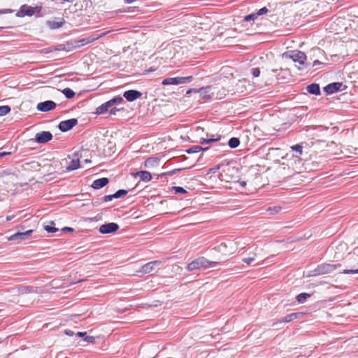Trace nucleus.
<instances>
[{
	"mask_svg": "<svg viewBox=\"0 0 358 358\" xmlns=\"http://www.w3.org/2000/svg\"><path fill=\"white\" fill-rule=\"evenodd\" d=\"M113 198H114L113 194H110V195H106V196L103 197V201H111Z\"/></svg>",
	"mask_w": 358,
	"mask_h": 358,
	"instance_id": "nucleus-48",
	"label": "nucleus"
},
{
	"mask_svg": "<svg viewBox=\"0 0 358 358\" xmlns=\"http://www.w3.org/2000/svg\"><path fill=\"white\" fill-rule=\"evenodd\" d=\"M241 185L242 187H245V185H246V182H245V181H242V182H241Z\"/></svg>",
	"mask_w": 358,
	"mask_h": 358,
	"instance_id": "nucleus-60",
	"label": "nucleus"
},
{
	"mask_svg": "<svg viewBox=\"0 0 358 358\" xmlns=\"http://www.w3.org/2000/svg\"><path fill=\"white\" fill-rule=\"evenodd\" d=\"M126 3H132L136 0H124Z\"/></svg>",
	"mask_w": 358,
	"mask_h": 358,
	"instance_id": "nucleus-58",
	"label": "nucleus"
},
{
	"mask_svg": "<svg viewBox=\"0 0 358 358\" xmlns=\"http://www.w3.org/2000/svg\"><path fill=\"white\" fill-rule=\"evenodd\" d=\"M52 50H54L50 48L45 49L44 52L48 53V52H52Z\"/></svg>",
	"mask_w": 358,
	"mask_h": 358,
	"instance_id": "nucleus-57",
	"label": "nucleus"
},
{
	"mask_svg": "<svg viewBox=\"0 0 358 358\" xmlns=\"http://www.w3.org/2000/svg\"><path fill=\"white\" fill-rule=\"evenodd\" d=\"M219 169H220V166H216L215 168L212 169V171H213V173H215V172H216Z\"/></svg>",
	"mask_w": 358,
	"mask_h": 358,
	"instance_id": "nucleus-59",
	"label": "nucleus"
},
{
	"mask_svg": "<svg viewBox=\"0 0 358 358\" xmlns=\"http://www.w3.org/2000/svg\"><path fill=\"white\" fill-rule=\"evenodd\" d=\"M62 92L68 99H72L75 96V92L71 89L68 87L64 89Z\"/></svg>",
	"mask_w": 358,
	"mask_h": 358,
	"instance_id": "nucleus-30",
	"label": "nucleus"
},
{
	"mask_svg": "<svg viewBox=\"0 0 358 358\" xmlns=\"http://www.w3.org/2000/svg\"><path fill=\"white\" fill-rule=\"evenodd\" d=\"M285 57H289L295 63H298L301 65L302 67L299 66V69H303L304 67L308 66V64H306V55L304 52L299 50H292L284 54Z\"/></svg>",
	"mask_w": 358,
	"mask_h": 358,
	"instance_id": "nucleus-2",
	"label": "nucleus"
},
{
	"mask_svg": "<svg viewBox=\"0 0 358 358\" xmlns=\"http://www.w3.org/2000/svg\"><path fill=\"white\" fill-rule=\"evenodd\" d=\"M207 149H208V148H203L202 147H201L199 145H195V146H193V147L189 148L187 150V152L189 153V154L196 153V152H199L200 151L206 150Z\"/></svg>",
	"mask_w": 358,
	"mask_h": 358,
	"instance_id": "nucleus-29",
	"label": "nucleus"
},
{
	"mask_svg": "<svg viewBox=\"0 0 358 358\" xmlns=\"http://www.w3.org/2000/svg\"><path fill=\"white\" fill-rule=\"evenodd\" d=\"M24 166H27V167H24L25 169H31L37 170L39 169L40 164L38 162H31L29 163H25Z\"/></svg>",
	"mask_w": 358,
	"mask_h": 358,
	"instance_id": "nucleus-31",
	"label": "nucleus"
},
{
	"mask_svg": "<svg viewBox=\"0 0 358 358\" xmlns=\"http://www.w3.org/2000/svg\"><path fill=\"white\" fill-rule=\"evenodd\" d=\"M217 264H219L217 262H211L208 260L206 258L203 257H199L194 260H193L192 262H190L187 266V269L189 271H192L194 270H199V269H206L208 268H214Z\"/></svg>",
	"mask_w": 358,
	"mask_h": 358,
	"instance_id": "nucleus-1",
	"label": "nucleus"
},
{
	"mask_svg": "<svg viewBox=\"0 0 358 358\" xmlns=\"http://www.w3.org/2000/svg\"><path fill=\"white\" fill-rule=\"evenodd\" d=\"M257 17L256 13H252L244 17V21L250 22L254 21Z\"/></svg>",
	"mask_w": 358,
	"mask_h": 358,
	"instance_id": "nucleus-36",
	"label": "nucleus"
},
{
	"mask_svg": "<svg viewBox=\"0 0 358 358\" xmlns=\"http://www.w3.org/2000/svg\"><path fill=\"white\" fill-rule=\"evenodd\" d=\"M64 24V20H62L60 22H56V21H48V27L52 29H55L61 27Z\"/></svg>",
	"mask_w": 358,
	"mask_h": 358,
	"instance_id": "nucleus-26",
	"label": "nucleus"
},
{
	"mask_svg": "<svg viewBox=\"0 0 358 358\" xmlns=\"http://www.w3.org/2000/svg\"><path fill=\"white\" fill-rule=\"evenodd\" d=\"M118 110H120L115 108L110 110V115H115L116 111H118Z\"/></svg>",
	"mask_w": 358,
	"mask_h": 358,
	"instance_id": "nucleus-54",
	"label": "nucleus"
},
{
	"mask_svg": "<svg viewBox=\"0 0 358 358\" xmlns=\"http://www.w3.org/2000/svg\"><path fill=\"white\" fill-rule=\"evenodd\" d=\"M268 12V9L266 7H264L258 10L257 13H256L257 16H259L262 15H264Z\"/></svg>",
	"mask_w": 358,
	"mask_h": 358,
	"instance_id": "nucleus-43",
	"label": "nucleus"
},
{
	"mask_svg": "<svg viewBox=\"0 0 358 358\" xmlns=\"http://www.w3.org/2000/svg\"><path fill=\"white\" fill-rule=\"evenodd\" d=\"M220 247H224V248H226V247H227V244H226V243H221Z\"/></svg>",
	"mask_w": 358,
	"mask_h": 358,
	"instance_id": "nucleus-62",
	"label": "nucleus"
},
{
	"mask_svg": "<svg viewBox=\"0 0 358 358\" xmlns=\"http://www.w3.org/2000/svg\"><path fill=\"white\" fill-rule=\"evenodd\" d=\"M306 90L312 94L319 95L320 94V85L316 83H313L306 87Z\"/></svg>",
	"mask_w": 358,
	"mask_h": 358,
	"instance_id": "nucleus-21",
	"label": "nucleus"
},
{
	"mask_svg": "<svg viewBox=\"0 0 358 358\" xmlns=\"http://www.w3.org/2000/svg\"><path fill=\"white\" fill-rule=\"evenodd\" d=\"M281 208L280 207H274L273 208H269L268 210L272 211L271 213V214H275V213H278L280 210Z\"/></svg>",
	"mask_w": 358,
	"mask_h": 358,
	"instance_id": "nucleus-47",
	"label": "nucleus"
},
{
	"mask_svg": "<svg viewBox=\"0 0 358 358\" xmlns=\"http://www.w3.org/2000/svg\"><path fill=\"white\" fill-rule=\"evenodd\" d=\"M252 90V86L247 79H242L235 85V90L239 92H245Z\"/></svg>",
	"mask_w": 358,
	"mask_h": 358,
	"instance_id": "nucleus-7",
	"label": "nucleus"
},
{
	"mask_svg": "<svg viewBox=\"0 0 358 358\" xmlns=\"http://www.w3.org/2000/svg\"><path fill=\"white\" fill-rule=\"evenodd\" d=\"M112 106H110V104L109 103L108 101L103 104H101V106H99L96 110V113L98 114V115H101V114H103L105 113L106 111H108V110L111 108Z\"/></svg>",
	"mask_w": 358,
	"mask_h": 358,
	"instance_id": "nucleus-24",
	"label": "nucleus"
},
{
	"mask_svg": "<svg viewBox=\"0 0 358 358\" xmlns=\"http://www.w3.org/2000/svg\"><path fill=\"white\" fill-rule=\"evenodd\" d=\"M53 50H56V51H62V50H66V48L64 45L61 44V45H57Z\"/></svg>",
	"mask_w": 358,
	"mask_h": 358,
	"instance_id": "nucleus-46",
	"label": "nucleus"
},
{
	"mask_svg": "<svg viewBox=\"0 0 358 358\" xmlns=\"http://www.w3.org/2000/svg\"><path fill=\"white\" fill-rule=\"evenodd\" d=\"M119 229V225L114 222H110L107 224H102L99 229V231L101 234H106L115 232Z\"/></svg>",
	"mask_w": 358,
	"mask_h": 358,
	"instance_id": "nucleus-10",
	"label": "nucleus"
},
{
	"mask_svg": "<svg viewBox=\"0 0 358 358\" xmlns=\"http://www.w3.org/2000/svg\"><path fill=\"white\" fill-rule=\"evenodd\" d=\"M214 89H215V94L217 95L218 97H212V99H221L224 98V96L226 95V90L224 88L221 87L220 86H213Z\"/></svg>",
	"mask_w": 358,
	"mask_h": 358,
	"instance_id": "nucleus-23",
	"label": "nucleus"
},
{
	"mask_svg": "<svg viewBox=\"0 0 358 358\" xmlns=\"http://www.w3.org/2000/svg\"><path fill=\"white\" fill-rule=\"evenodd\" d=\"M128 192L125 189H120L117 191L115 194H113L114 198L118 199L124 196L127 195Z\"/></svg>",
	"mask_w": 358,
	"mask_h": 358,
	"instance_id": "nucleus-34",
	"label": "nucleus"
},
{
	"mask_svg": "<svg viewBox=\"0 0 358 358\" xmlns=\"http://www.w3.org/2000/svg\"><path fill=\"white\" fill-rule=\"evenodd\" d=\"M219 138H201L200 141L201 144L210 143L218 141Z\"/></svg>",
	"mask_w": 358,
	"mask_h": 358,
	"instance_id": "nucleus-38",
	"label": "nucleus"
},
{
	"mask_svg": "<svg viewBox=\"0 0 358 358\" xmlns=\"http://www.w3.org/2000/svg\"><path fill=\"white\" fill-rule=\"evenodd\" d=\"M62 231H69V232H71L73 231V228H71V227H65L62 229Z\"/></svg>",
	"mask_w": 358,
	"mask_h": 358,
	"instance_id": "nucleus-51",
	"label": "nucleus"
},
{
	"mask_svg": "<svg viewBox=\"0 0 358 358\" xmlns=\"http://www.w3.org/2000/svg\"><path fill=\"white\" fill-rule=\"evenodd\" d=\"M56 107V103L53 101H45L43 102H40L37 104L36 108L38 110L41 112H48Z\"/></svg>",
	"mask_w": 358,
	"mask_h": 358,
	"instance_id": "nucleus-14",
	"label": "nucleus"
},
{
	"mask_svg": "<svg viewBox=\"0 0 358 358\" xmlns=\"http://www.w3.org/2000/svg\"><path fill=\"white\" fill-rule=\"evenodd\" d=\"M240 144V140L238 138H231L228 142V145L231 148H236Z\"/></svg>",
	"mask_w": 358,
	"mask_h": 358,
	"instance_id": "nucleus-27",
	"label": "nucleus"
},
{
	"mask_svg": "<svg viewBox=\"0 0 358 358\" xmlns=\"http://www.w3.org/2000/svg\"><path fill=\"white\" fill-rule=\"evenodd\" d=\"M197 92V90H196V89H190V90H188L187 91V94H190V93H192V92Z\"/></svg>",
	"mask_w": 358,
	"mask_h": 358,
	"instance_id": "nucleus-55",
	"label": "nucleus"
},
{
	"mask_svg": "<svg viewBox=\"0 0 358 358\" xmlns=\"http://www.w3.org/2000/svg\"><path fill=\"white\" fill-rule=\"evenodd\" d=\"M80 157H82V155H80L78 154L76 155V158L73 159L70 162L69 166L66 167L68 171H73L79 168L80 166Z\"/></svg>",
	"mask_w": 358,
	"mask_h": 358,
	"instance_id": "nucleus-18",
	"label": "nucleus"
},
{
	"mask_svg": "<svg viewBox=\"0 0 358 358\" xmlns=\"http://www.w3.org/2000/svg\"><path fill=\"white\" fill-rule=\"evenodd\" d=\"M341 85L342 84L340 83H333L327 85L324 87V91L327 94H333L340 90Z\"/></svg>",
	"mask_w": 358,
	"mask_h": 358,
	"instance_id": "nucleus-17",
	"label": "nucleus"
},
{
	"mask_svg": "<svg viewBox=\"0 0 358 358\" xmlns=\"http://www.w3.org/2000/svg\"><path fill=\"white\" fill-rule=\"evenodd\" d=\"M84 162L85 163H90L91 160L86 159L84 160Z\"/></svg>",
	"mask_w": 358,
	"mask_h": 358,
	"instance_id": "nucleus-61",
	"label": "nucleus"
},
{
	"mask_svg": "<svg viewBox=\"0 0 358 358\" xmlns=\"http://www.w3.org/2000/svg\"><path fill=\"white\" fill-rule=\"evenodd\" d=\"M255 255L252 257H248V258H243V262L248 264H251L253 261H255Z\"/></svg>",
	"mask_w": 358,
	"mask_h": 358,
	"instance_id": "nucleus-45",
	"label": "nucleus"
},
{
	"mask_svg": "<svg viewBox=\"0 0 358 358\" xmlns=\"http://www.w3.org/2000/svg\"><path fill=\"white\" fill-rule=\"evenodd\" d=\"M142 94L137 90H128L124 92L123 96L128 101H134L136 99L140 98Z\"/></svg>",
	"mask_w": 358,
	"mask_h": 358,
	"instance_id": "nucleus-16",
	"label": "nucleus"
},
{
	"mask_svg": "<svg viewBox=\"0 0 358 358\" xmlns=\"http://www.w3.org/2000/svg\"><path fill=\"white\" fill-rule=\"evenodd\" d=\"M251 72H252V76L254 78L258 77L259 76V74H260V70H259V68H253V69H252Z\"/></svg>",
	"mask_w": 358,
	"mask_h": 358,
	"instance_id": "nucleus-41",
	"label": "nucleus"
},
{
	"mask_svg": "<svg viewBox=\"0 0 358 358\" xmlns=\"http://www.w3.org/2000/svg\"><path fill=\"white\" fill-rule=\"evenodd\" d=\"M355 253L358 255V249L355 250Z\"/></svg>",
	"mask_w": 358,
	"mask_h": 358,
	"instance_id": "nucleus-64",
	"label": "nucleus"
},
{
	"mask_svg": "<svg viewBox=\"0 0 358 358\" xmlns=\"http://www.w3.org/2000/svg\"><path fill=\"white\" fill-rule=\"evenodd\" d=\"M321 64V62H320V61H318V60H315V61L313 62V66H315L316 65H317V64Z\"/></svg>",
	"mask_w": 358,
	"mask_h": 358,
	"instance_id": "nucleus-56",
	"label": "nucleus"
},
{
	"mask_svg": "<svg viewBox=\"0 0 358 358\" xmlns=\"http://www.w3.org/2000/svg\"><path fill=\"white\" fill-rule=\"evenodd\" d=\"M65 334L67 336H71L74 334V332L72 330L66 329L65 330Z\"/></svg>",
	"mask_w": 358,
	"mask_h": 358,
	"instance_id": "nucleus-50",
	"label": "nucleus"
},
{
	"mask_svg": "<svg viewBox=\"0 0 358 358\" xmlns=\"http://www.w3.org/2000/svg\"><path fill=\"white\" fill-rule=\"evenodd\" d=\"M11 219H12V217H10V216H7V217H6V220L8 221L10 220Z\"/></svg>",
	"mask_w": 358,
	"mask_h": 358,
	"instance_id": "nucleus-63",
	"label": "nucleus"
},
{
	"mask_svg": "<svg viewBox=\"0 0 358 358\" xmlns=\"http://www.w3.org/2000/svg\"><path fill=\"white\" fill-rule=\"evenodd\" d=\"M33 230H27L25 231H18L14 234L11 235L9 238V241H21L24 240H27L29 238L31 234H32Z\"/></svg>",
	"mask_w": 358,
	"mask_h": 358,
	"instance_id": "nucleus-8",
	"label": "nucleus"
},
{
	"mask_svg": "<svg viewBox=\"0 0 358 358\" xmlns=\"http://www.w3.org/2000/svg\"><path fill=\"white\" fill-rule=\"evenodd\" d=\"M310 296V294L307 293H301L296 296V300L299 303H303L306 302V299Z\"/></svg>",
	"mask_w": 358,
	"mask_h": 358,
	"instance_id": "nucleus-28",
	"label": "nucleus"
},
{
	"mask_svg": "<svg viewBox=\"0 0 358 358\" xmlns=\"http://www.w3.org/2000/svg\"><path fill=\"white\" fill-rule=\"evenodd\" d=\"M84 341L87 343H94L95 341V338L94 336H85L84 338Z\"/></svg>",
	"mask_w": 358,
	"mask_h": 358,
	"instance_id": "nucleus-44",
	"label": "nucleus"
},
{
	"mask_svg": "<svg viewBox=\"0 0 358 358\" xmlns=\"http://www.w3.org/2000/svg\"><path fill=\"white\" fill-rule=\"evenodd\" d=\"M100 37H101L100 35H91L86 38H83L82 39L76 41L74 48H80L87 44L93 43L96 40L99 39Z\"/></svg>",
	"mask_w": 358,
	"mask_h": 358,
	"instance_id": "nucleus-6",
	"label": "nucleus"
},
{
	"mask_svg": "<svg viewBox=\"0 0 358 358\" xmlns=\"http://www.w3.org/2000/svg\"><path fill=\"white\" fill-rule=\"evenodd\" d=\"M161 264L162 262L160 261H153L148 262L143 265L141 268L138 271V272L143 274L150 273L154 271L156 267H159Z\"/></svg>",
	"mask_w": 358,
	"mask_h": 358,
	"instance_id": "nucleus-13",
	"label": "nucleus"
},
{
	"mask_svg": "<svg viewBox=\"0 0 358 358\" xmlns=\"http://www.w3.org/2000/svg\"><path fill=\"white\" fill-rule=\"evenodd\" d=\"M78 124L77 119L72 118L67 120L62 121L58 126L60 131L65 132L71 129L74 126Z\"/></svg>",
	"mask_w": 358,
	"mask_h": 358,
	"instance_id": "nucleus-11",
	"label": "nucleus"
},
{
	"mask_svg": "<svg viewBox=\"0 0 358 358\" xmlns=\"http://www.w3.org/2000/svg\"><path fill=\"white\" fill-rule=\"evenodd\" d=\"M336 264H324L319 265L315 270V275H324L333 272L336 268Z\"/></svg>",
	"mask_w": 358,
	"mask_h": 358,
	"instance_id": "nucleus-4",
	"label": "nucleus"
},
{
	"mask_svg": "<svg viewBox=\"0 0 358 358\" xmlns=\"http://www.w3.org/2000/svg\"><path fill=\"white\" fill-rule=\"evenodd\" d=\"M215 90L213 86H207L197 90V92L199 93L200 96L203 99H212V97H218L215 92H215Z\"/></svg>",
	"mask_w": 358,
	"mask_h": 358,
	"instance_id": "nucleus-5",
	"label": "nucleus"
},
{
	"mask_svg": "<svg viewBox=\"0 0 358 358\" xmlns=\"http://www.w3.org/2000/svg\"><path fill=\"white\" fill-rule=\"evenodd\" d=\"M291 148L293 151L299 153V155H301L302 154V146L301 145H295L292 146Z\"/></svg>",
	"mask_w": 358,
	"mask_h": 358,
	"instance_id": "nucleus-37",
	"label": "nucleus"
},
{
	"mask_svg": "<svg viewBox=\"0 0 358 358\" xmlns=\"http://www.w3.org/2000/svg\"><path fill=\"white\" fill-rule=\"evenodd\" d=\"M10 111V108L8 106H0V116H3Z\"/></svg>",
	"mask_w": 358,
	"mask_h": 358,
	"instance_id": "nucleus-35",
	"label": "nucleus"
},
{
	"mask_svg": "<svg viewBox=\"0 0 358 358\" xmlns=\"http://www.w3.org/2000/svg\"><path fill=\"white\" fill-rule=\"evenodd\" d=\"M159 160L157 157L148 158L144 163V165L148 169H152L159 165Z\"/></svg>",
	"mask_w": 358,
	"mask_h": 358,
	"instance_id": "nucleus-20",
	"label": "nucleus"
},
{
	"mask_svg": "<svg viewBox=\"0 0 358 358\" xmlns=\"http://www.w3.org/2000/svg\"><path fill=\"white\" fill-rule=\"evenodd\" d=\"M43 228L48 233H55L59 230L55 227V222L53 221H50L48 224H45Z\"/></svg>",
	"mask_w": 358,
	"mask_h": 358,
	"instance_id": "nucleus-25",
	"label": "nucleus"
},
{
	"mask_svg": "<svg viewBox=\"0 0 358 358\" xmlns=\"http://www.w3.org/2000/svg\"><path fill=\"white\" fill-rule=\"evenodd\" d=\"M11 13V10H9V9L0 10V15L4 14V13Z\"/></svg>",
	"mask_w": 358,
	"mask_h": 358,
	"instance_id": "nucleus-53",
	"label": "nucleus"
},
{
	"mask_svg": "<svg viewBox=\"0 0 358 358\" xmlns=\"http://www.w3.org/2000/svg\"><path fill=\"white\" fill-rule=\"evenodd\" d=\"M192 80V76L167 78L163 80L162 84L163 85H178L189 83Z\"/></svg>",
	"mask_w": 358,
	"mask_h": 358,
	"instance_id": "nucleus-3",
	"label": "nucleus"
},
{
	"mask_svg": "<svg viewBox=\"0 0 358 358\" xmlns=\"http://www.w3.org/2000/svg\"><path fill=\"white\" fill-rule=\"evenodd\" d=\"M123 101L122 97L117 96H115L112 99L109 100L108 102L110 106L113 107L114 105L119 104Z\"/></svg>",
	"mask_w": 358,
	"mask_h": 358,
	"instance_id": "nucleus-32",
	"label": "nucleus"
},
{
	"mask_svg": "<svg viewBox=\"0 0 358 358\" xmlns=\"http://www.w3.org/2000/svg\"><path fill=\"white\" fill-rule=\"evenodd\" d=\"M76 335L79 337H83V338H85V336L87 335V333L86 332H78L76 334Z\"/></svg>",
	"mask_w": 358,
	"mask_h": 358,
	"instance_id": "nucleus-52",
	"label": "nucleus"
},
{
	"mask_svg": "<svg viewBox=\"0 0 358 358\" xmlns=\"http://www.w3.org/2000/svg\"><path fill=\"white\" fill-rule=\"evenodd\" d=\"M136 176L140 177L141 180L144 182H148L152 179V176L150 172L145 171H141L136 173Z\"/></svg>",
	"mask_w": 358,
	"mask_h": 358,
	"instance_id": "nucleus-22",
	"label": "nucleus"
},
{
	"mask_svg": "<svg viewBox=\"0 0 358 358\" xmlns=\"http://www.w3.org/2000/svg\"><path fill=\"white\" fill-rule=\"evenodd\" d=\"M108 182H109V180L107 178H101L95 180L93 182L92 187L94 189H98L102 188L104 186H106L108 183Z\"/></svg>",
	"mask_w": 358,
	"mask_h": 358,
	"instance_id": "nucleus-19",
	"label": "nucleus"
},
{
	"mask_svg": "<svg viewBox=\"0 0 358 358\" xmlns=\"http://www.w3.org/2000/svg\"><path fill=\"white\" fill-rule=\"evenodd\" d=\"M178 170L176 169L173 171H170V172H166V173H163L160 175V176H171L173 175L174 173H176V171H178Z\"/></svg>",
	"mask_w": 358,
	"mask_h": 358,
	"instance_id": "nucleus-49",
	"label": "nucleus"
},
{
	"mask_svg": "<svg viewBox=\"0 0 358 358\" xmlns=\"http://www.w3.org/2000/svg\"><path fill=\"white\" fill-rule=\"evenodd\" d=\"M52 138V135L50 131H41L37 133L35 136V140L38 143H45Z\"/></svg>",
	"mask_w": 358,
	"mask_h": 358,
	"instance_id": "nucleus-15",
	"label": "nucleus"
},
{
	"mask_svg": "<svg viewBox=\"0 0 358 358\" xmlns=\"http://www.w3.org/2000/svg\"><path fill=\"white\" fill-rule=\"evenodd\" d=\"M38 10L37 7H32L27 5H22L20 7V10L18 11L17 15L19 17L24 16H31L35 14V13Z\"/></svg>",
	"mask_w": 358,
	"mask_h": 358,
	"instance_id": "nucleus-12",
	"label": "nucleus"
},
{
	"mask_svg": "<svg viewBox=\"0 0 358 358\" xmlns=\"http://www.w3.org/2000/svg\"><path fill=\"white\" fill-rule=\"evenodd\" d=\"M343 273L345 274H357L358 268L356 269H345L343 270Z\"/></svg>",
	"mask_w": 358,
	"mask_h": 358,
	"instance_id": "nucleus-39",
	"label": "nucleus"
},
{
	"mask_svg": "<svg viewBox=\"0 0 358 358\" xmlns=\"http://www.w3.org/2000/svg\"><path fill=\"white\" fill-rule=\"evenodd\" d=\"M235 173H238V169H236L235 167L232 166H227L222 171V173L221 174V176L223 180H226L227 182H229L234 180V174Z\"/></svg>",
	"mask_w": 358,
	"mask_h": 358,
	"instance_id": "nucleus-9",
	"label": "nucleus"
},
{
	"mask_svg": "<svg viewBox=\"0 0 358 358\" xmlns=\"http://www.w3.org/2000/svg\"><path fill=\"white\" fill-rule=\"evenodd\" d=\"M297 313H291L289 315H286L282 320L283 322H289L297 318Z\"/></svg>",
	"mask_w": 358,
	"mask_h": 358,
	"instance_id": "nucleus-33",
	"label": "nucleus"
},
{
	"mask_svg": "<svg viewBox=\"0 0 358 358\" xmlns=\"http://www.w3.org/2000/svg\"><path fill=\"white\" fill-rule=\"evenodd\" d=\"M32 287H22L19 288V293L23 294L27 292H32Z\"/></svg>",
	"mask_w": 358,
	"mask_h": 358,
	"instance_id": "nucleus-40",
	"label": "nucleus"
},
{
	"mask_svg": "<svg viewBox=\"0 0 358 358\" xmlns=\"http://www.w3.org/2000/svg\"><path fill=\"white\" fill-rule=\"evenodd\" d=\"M173 188L176 193H186V190L182 187H173Z\"/></svg>",
	"mask_w": 358,
	"mask_h": 358,
	"instance_id": "nucleus-42",
	"label": "nucleus"
}]
</instances>
